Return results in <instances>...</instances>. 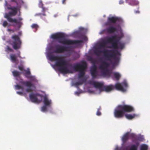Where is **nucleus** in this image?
Segmentation results:
<instances>
[{
  "label": "nucleus",
  "mask_w": 150,
  "mask_h": 150,
  "mask_svg": "<svg viewBox=\"0 0 150 150\" xmlns=\"http://www.w3.org/2000/svg\"><path fill=\"white\" fill-rule=\"evenodd\" d=\"M21 52L20 51H18L17 54V56L19 57L20 58H22V57L20 55Z\"/></svg>",
  "instance_id": "nucleus-36"
},
{
  "label": "nucleus",
  "mask_w": 150,
  "mask_h": 150,
  "mask_svg": "<svg viewBox=\"0 0 150 150\" xmlns=\"http://www.w3.org/2000/svg\"><path fill=\"white\" fill-rule=\"evenodd\" d=\"M139 144L138 143H137L136 145L133 144L132 145L129 150H137L138 146Z\"/></svg>",
  "instance_id": "nucleus-23"
},
{
  "label": "nucleus",
  "mask_w": 150,
  "mask_h": 150,
  "mask_svg": "<svg viewBox=\"0 0 150 150\" xmlns=\"http://www.w3.org/2000/svg\"><path fill=\"white\" fill-rule=\"evenodd\" d=\"M91 75L93 79H98L100 75L98 74L97 71V68L95 66L93 67H91L90 69Z\"/></svg>",
  "instance_id": "nucleus-13"
},
{
  "label": "nucleus",
  "mask_w": 150,
  "mask_h": 150,
  "mask_svg": "<svg viewBox=\"0 0 150 150\" xmlns=\"http://www.w3.org/2000/svg\"><path fill=\"white\" fill-rule=\"evenodd\" d=\"M11 1L13 2H16V0H11Z\"/></svg>",
  "instance_id": "nucleus-46"
},
{
  "label": "nucleus",
  "mask_w": 150,
  "mask_h": 150,
  "mask_svg": "<svg viewBox=\"0 0 150 150\" xmlns=\"http://www.w3.org/2000/svg\"><path fill=\"white\" fill-rule=\"evenodd\" d=\"M86 68V63L83 62L81 64L77 63L75 64L72 67L73 69L76 71H79L78 78L80 80L78 82H76L75 85L77 86L79 85H82L86 81L85 78H82L85 74V71Z\"/></svg>",
  "instance_id": "nucleus-3"
},
{
  "label": "nucleus",
  "mask_w": 150,
  "mask_h": 150,
  "mask_svg": "<svg viewBox=\"0 0 150 150\" xmlns=\"http://www.w3.org/2000/svg\"><path fill=\"white\" fill-rule=\"evenodd\" d=\"M43 102L45 105L46 106H50L51 104V100L45 97L44 98Z\"/></svg>",
  "instance_id": "nucleus-17"
},
{
  "label": "nucleus",
  "mask_w": 150,
  "mask_h": 150,
  "mask_svg": "<svg viewBox=\"0 0 150 150\" xmlns=\"http://www.w3.org/2000/svg\"><path fill=\"white\" fill-rule=\"evenodd\" d=\"M89 60L93 64V66L91 67H93L94 66H95L96 67H97L96 65V61L92 57H90V58Z\"/></svg>",
  "instance_id": "nucleus-26"
},
{
  "label": "nucleus",
  "mask_w": 150,
  "mask_h": 150,
  "mask_svg": "<svg viewBox=\"0 0 150 150\" xmlns=\"http://www.w3.org/2000/svg\"><path fill=\"white\" fill-rule=\"evenodd\" d=\"M24 71H25L24 73V75L27 78H29L30 80H34V78L32 76H28L27 75H30V72L29 71H27L26 70H24Z\"/></svg>",
  "instance_id": "nucleus-20"
},
{
  "label": "nucleus",
  "mask_w": 150,
  "mask_h": 150,
  "mask_svg": "<svg viewBox=\"0 0 150 150\" xmlns=\"http://www.w3.org/2000/svg\"><path fill=\"white\" fill-rule=\"evenodd\" d=\"M8 24V23L7 21H4L2 25L4 27H5Z\"/></svg>",
  "instance_id": "nucleus-33"
},
{
  "label": "nucleus",
  "mask_w": 150,
  "mask_h": 150,
  "mask_svg": "<svg viewBox=\"0 0 150 150\" xmlns=\"http://www.w3.org/2000/svg\"><path fill=\"white\" fill-rule=\"evenodd\" d=\"M122 21V19L120 18L115 16L108 17V18L107 21L105 23V24L106 26L109 25L106 29L102 30L100 33V34H102L105 33L108 34H112L116 32L117 29L115 27L111 25V24H115L117 22H120Z\"/></svg>",
  "instance_id": "nucleus-4"
},
{
  "label": "nucleus",
  "mask_w": 150,
  "mask_h": 150,
  "mask_svg": "<svg viewBox=\"0 0 150 150\" xmlns=\"http://www.w3.org/2000/svg\"><path fill=\"white\" fill-rule=\"evenodd\" d=\"M6 51L7 52H13V50L9 46H6Z\"/></svg>",
  "instance_id": "nucleus-28"
},
{
  "label": "nucleus",
  "mask_w": 150,
  "mask_h": 150,
  "mask_svg": "<svg viewBox=\"0 0 150 150\" xmlns=\"http://www.w3.org/2000/svg\"><path fill=\"white\" fill-rule=\"evenodd\" d=\"M21 15V12H20V11H19V14L18 15V16H20Z\"/></svg>",
  "instance_id": "nucleus-45"
},
{
  "label": "nucleus",
  "mask_w": 150,
  "mask_h": 150,
  "mask_svg": "<svg viewBox=\"0 0 150 150\" xmlns=\"http://www.w3.org/2000/svg\"><path fill=\"white\" fill-rule=\"evenodd\" d=\"M8 9L11 10L12 11H13V10H14L17 9V8L16 7H8Z\"/></svg>",
  "instance_id": "nucleus-35"
},
{
  "label": "nucleus",
  "mask_w": 150,
  "mask_h": 150,
  "mask_svg": "<svg viewBox=\"0 0 150 150\" xmlns=\"http://www.w3.org/2000/svg\"><path fill=\"white\" fill-rule=\"evenodd\" d=\"M129 132L126 133L122 137V140L123 143H125L129 139Z\"/></svg>",
  "instance_id": "nucleus-18"
},
{
  "label": "nucleus",
  "mask_w": 150,
  "mask_h": 150,
  "mask_svg": "<svg viewBox=\"0 0 150 150\" xmlns=\"http://www.w3.org/2000/svg\"><path fill=\"white\" fill-rule=\"evenodd\" d=\"M16 89L19 90L20 89H21L22 90L23 89V87L19 85H17L15 86Z\"/></svg>",
  "instance_id": "nucleus-29"
},
{
  "label": "nucleus",
  "mask_w": 150,
  "mask_h": 150,
  "mask_svg": "<svg viewBox=\"0 0 150 150\" xmlns=\"http://www.w3.org/2000/svg\"><path fill=\"white\" fill-rule=\"evenodd\" d=\"M12 40L10 41L9 43L15 50L20 49L21 47L22 42L18 35H14L11 37Z\"/></svg>",
  "instance_id": "nucleus-9"
},
{
  "label": "nucleus",
  "mask_w": 150,
  "mask_h": 150,
  "mask_svg": "<svg viewBox=\"0 0 150 150\" xmlns=\"http://www.w3.org/2000/svg\"><path fill=\"white\" fill-rule=\"evenodd\" d=\"M114 88V86L110 85L108 86H104L103 87L102 91H105L107 92L110 91Z\"/></svg>",
  "instance_id": "nucleus-16"
},
{
  "label": "nucleus",
  "mask_w": 150,
  "mask_h": 150,
  "mask_svg": "<svg viewBox=\"0 0 150 150\" xmlns=\"http://www.w3.org/2000/svg\"><path fill=\"white\" fill-rule=\"evenodd\" d=\"M114 86V88H115L116 89L122 92H125L126 91V89L124 87H127L128 86V85L126 82L124 81L121 83H117Z\"/></svg>",
  "instance_id": "nucleus-11"
},
{
  "label": "nucleus",
  "mask_w": 150,
  "mask_h": 150,
  "mask_svg": "<svg viewBox=\"0 0 150 150\" xmlns=\"http://www.w3.org/2000/svg\"><path fill=\"white\" fill-rule=\"evenodd\" d=\"M66 0H62V2L63 4H65Z\"/></svg>",
  "instance_id": "nucleus-44"
},
{
  "label": "nucleus",
  "mask_w": 150,
  "mask_h": 150,
  "mask_svg": "<svg viewBox=\"0 0 150 150\" xmlns=\"http://www.w3.org/2000/svg\"><path fill=\"white\" fill-rule=\"evenodd\" d=\"M19 83L22 85L25 86L28 88L26 90L27 92H30L32 91V90L31 88L33 86V85L30 81H24L23 79H22L20 81Z\"/></svg>",
  "instance_id": "nucleus-12"
},
{
  "label": "nucleus",
  "mask_w": 150,
  "mask_h": 150,
  "mask_svg": "<svg viewBox=\"0 0 150 150\" xmlns=\"http://www.w3.org/2000/svg\"><path fill=\"white\" fill-rule=\"evenodd\" d=\"M82 39L85 41H86L87 40V38L85 36H83Z\"/></svg>",
  "instance_id": "nucleus-39"
},
{
  "label": "nucleus",
  "mask_w": 150,
  "mask_h": 150,
  "mask_svg": "<svg viewBox=\"0 0 150 150\" xmlns=\"http://www.w3.org/2000/svg\"><path fill=\"white\" fill-rule=\"evenodd\" d=\"M102 64L99 66V68L102 70L101 72L102 75L104 76L110 77L112 74H113L112 77L114 79V78L117 81L119 80L121 77V75L118 72H112L110 71L107 68L110 65L109 64L105 61L101 62Z\"/></svg>",
  "instance_id": "nucleus-6"
},
{
  "label": "nucleus",
  "mask_w": 150,
  "mask_h": 150,
  "mask_svg": "<svg viewBox=\"0 0 150 150\" xmlns=\"http://www.w3.org/2000/svg\"><path fill=\"white\" fill-rule=\"evenodd\" d=\"M40 3L41 4H42V1H40Z\"/></svg>",
  "instance_id": "nucleus-47"
},
{
  "label": "nucleus",
  "mask_w": 150,
  "mask_h": 150,
  "mask_svg": "<svg viewBox=\"0 0 150 150\" xmlns=\"http://www.w3.org/2000/svg\"><path fill=\"white\" fill-rule=\"evenodd\" d=\"M134 12L136 13H139L140 12L138 10V11H134Z\"/></svg>",
  "instance_id": "nucleus-43"
},
{
  "label": "nucleus",
  "mask_w": 150,
  "mask_h": 150,
  "mask_svg": "<svg viewBox=\"0 0 150 150\" xmlns=\"http://www.w3.org/2000/svg\"><path fill=\"white\" fill-rule=\"evenodd\" d=\"M127 1L132 5H136L139 4V2L137 0H127Z\"/></svg>",
  "instance_id": "nucleus-19"
},
{
  "label": "nucleus",
  "mask_w": 150,
  "mask_h": 150,
  "mask_svg": "<svg viewBox=\"0 0 150 150\" xmlns=\"http://www.w3.org/2000/svg\"><path fill=\"white\" fill-rule=\"evenodd\" d=\"M47 106L45 105L43 106L41 108V110L43 112H45L47 110Z\"/></svg>",
  "instance_id": "nucleus-32"
},
{
  "label": "nucleus",
  "mask_w": 150,
  "mask_h": 150,
  "mask_svg": "<svg viewBox=\"0 0 150 150\" xmlns=\"http://www.w3.org/2000/svg\"><path fill=\"white\" fill-rule=\"evenodd\" d=\"M125 116L127 119L128 120H132L135 117H137L138 115L134 114L133 115L126 114L125 115Z\"/></svg>",
  "instance_id": "nucleus-21"
},
{
  "label": "nucleus",
  "mask_w": 150,
  "mask_h": 150,
  "mask_svg": "<svg viewBox=\"0 0 150 150\" xmlns=\"http://www.w3.org/2000/svg\"><path fill=\"white\" fill-rule=\"evenodd\" d=\"M39 94L38 93L33 94L31 93L29 95L30 98L32 102L35 103H40V101L38 100L37 98V96H39Z\"/></svg>",
  "instance_id": "nucleus-15"
},
{
  "label": "nucleus",
  "mask_w": 150,
  "mask_h": 150,
  "mask_svg": "<svg viewBox=\"0 0 150 150\" xmlns=\"http://www.w3.org/2000/svg\"><path fill=\"white\" fill-rule=\"evenodd\" d=\"M18 9L6 13L4 16V18H6L10 23H14L16 24L17 28L19 29L23 25L22 21L23 18L21 17H19L18 18H12V16H15L17 13Z\"/></svg>",
  "instance_id": "nucleus-7"
},
{
  "label": "nucleus",
  "mask_w": 150,
  "mask_h": 150,
  "mask_svg": "<svg viewBox=\"0 0 150 150\" xmlns=\"http://www.w3.org/2000/svg\"><path fill=\"white\" fill-rule=\"evenodd\" d=\"M12 73L14 76L15 77H18L21 75V73L16 70L13 71Z\"/></svg>",
  "instance_id": "nucleus-24"
},
{
  "label": "nucleus",
  "mask_w": 150,
  "mask_h": 150,
  "mask_svg": "<svg viewBox=\"0 0 150 150\" xmlns=\"http://www.w3.org/2000/svg\"><path fill=\"white\" fill-rule=\"evenodd\" d=\"M51 37L53 39L57 40L59 43L64 45H80L83 42V41L81 40H72L66 39L64 34L61 33H57L52 34Z\"/></svg>",
  "instance_id": "nucleus-5"
},
{
  "label": "nucleus",
  "mask_w": 150,
  "mask_h": 150,
  "mask_svg": "<svg viewBox=\"0 0 150 150\" xmlns=\"http://www.w3.org/2000/svg\"><path fill=\"white\" fill-rule=\"evenodd\" d=\"M96 115L98 116H100L101 115V112L99 111V110H98L96 112Z\"/></svg>",
  "instance_id": "nucleus-38"
},
{
  "label": "nucleus",
  "mask_w": 150,
  "mask_h": 150,
  "mask_svg": "<svg viewBox=\"0 0 150 150\" xmlns=\"http://www.w3.org/2000/svg\"><path fill=\"white\" fill-rule=\"evenodd\" d=\"M11 60L13 62L17 61V57L15 54H11L10 55Z\"/></svg>",
  "instance_id": "nucleus-22"
},
{
  "label": "nucleus",
  "mask_w": 150,
  "mask_h": 150,
  "mask_svg": "<svg viewBox=\"0 0 150 150\" xmlns=\"http://www.w3.org/2000/svg\"><path fill=\"white\" fill-rule=\"evenodd\" d=\"M135 135L133 133L131 134L130 135L129 137L132 139L135 138Z\"/></svg>",
  "instance_id": "nucleus-34"
},
{
  "label": "nucleus",
  "mask_w": 150,
  "mask_h": 150,
  "mask_svg": "<svg viewBox=\"0 0 150 150\" xmlns=\"http://www.w3.org/2000/svg\"><path fill=\"white\" fill-rule=\"evenodd\" d=\"M7 30L8 32H11L12 33L14 32V30L11 29H8Z\"/></svg>",
  "instance_id": "nucleus-40"
},
{
  "label": "nucleus",
  "mask_w": 150,
  "mask_h": 150,
  "mask_svg": "<svg viewBox=\"0 0 150 150\" xmlns=\"http://www.w3.org/2000/svg\"><path fill=\"white\" fill-rule=\"evenodd\" d=\"M47 56L50 61H57L55 65L59 67L58 69L59 71L64 74L71 72L66 67L67 62L63 57L55 56L52 52L49 53Z\"/></svg>",
  "instance_id": "nucleus-2"
},
{
  "label": "nucleus",
  "mask_w": 150,
  "mask_h": 150,
  "mask_svg": "<svg viewBox=\"0 0 150 150\" xmlns=\"http://www.w3.org/2000/svg\"><path fill=\"white\" fill-rule=\"evenodd\" d=\"M89 83L93 85L95 88L99 89L100 91H102L103 86V83L98 82L92 81H90L89 82Z\"/></svg>",
  "instance_id": "nucleus-14"
},
{
  "label": "nucleus",
  "mask_w": 150,
  "mask_h": 150,
  "mask_svg": "<svg viewBox=\"0 0 150 150\" xmlns=\"http://www.w3.org/2000/svg\"><path fill=\"white\" fill-rule=\"evenodd\" d=\"M134 110V108L131 106L120 105L114 111V116L117 118H121L123 117L125 112H130Z\"/></svg>",
  "instance_id": "nucleus-8"
},
{
  "label": "nucleus",
  "mask_w": 150,
  "mask_h": 150,
  "mask_svg": "<svg viewBox=\"0 0 150 150\" xmlns=\"http://www.w3.org/2000/svg\"><path fill=\"white\" fill-rule=\"evenodd\" d=\"M148 149V146L145 144L142 145L140 146V150H147Z\"/></svg>",
  "instance_id": "nucleus-25"
},
{
  "label": "nucleus",
  "mask_w": 150,
  "mask_h": 150,
  "mask_svg": "<svg viewBox=\"0 0 150 150\" xmlns=\"http://www.w3.org/2000/svg\"><path fill=\"white\" fill-rule=\"evenodd\" d=\"M18 68L20 70H21V71H23V67L20 66H18Z\"/></svg>",
  "instance_id": "nucleus-37"
},
{
  "label": "nucleus",
  "mask_w": 150,
  "mask_h": 150,
  "mask_svg": "<svg viewBox=\"0 0 150 150\" xmlns=\"http://www.w3.org/2000/svg\"><path fill=\"white\" fill-rule=\"evenodd\" d=\"M42 11H43V12H44L43 13H39L37 14V15L38 16H41L42 15L44 16H46V15L45 13V8H42Z\"/></svg>",
  "instance_id": "nucleus-31"
},
{
  "label": "nucleus",
  "mask_w": 150,
  "mask_h": 150,
  "mask_svg": "<svg viewBox=\"0 0 150 150\" xmlns=\"http://www.w3.org/2000/svg\"><path fill=\"white\" fill-rule=\"evenodd\" d=\"M123 36V35L118 36L115 35L107 38L106 40H103L100 44L99 47L94 50V53L97 56H99L100 53H103L107 60L111 61V59H113L115 63L118 62L120 58L117 56L120 55L121 53L117 50L104 49L100 50L99 49L105 47L107 43H109L111 44V47H108L107 48L123 49L125 47V43L124 42L120 41Z\"/></svg>",
  "instance_id": "nucleus-1"
},
{
  "label": "nucleus",
  "mask_w": 150,
  "mask_h": 150,
  "mask_svg": "<svg viewBox=\"0 0 150 150\" xmlns=\"http://www.w3.org/2000/svg\"><path fill=\"white\" fill-rule=\"evenodd\" d=\"M17 93L18 94H19L20 95H22L23 94V93L21 92L18 91V92H17Z\"/></svg>",
  "instance_id": "nucleus-42"
},
{
  "label": "nucleus",
  "mask_w": 150,
  "mask_h": 150,
  "mask_svg": "<svg viewBox=\"0 0 150 150\" xmlns=\"http://www.w3.org/2000/svg\"><path fill=\"white\" fill-rule=\"evenodd\" d=\"M31 27L33 29H35L36 30H37L38 28H39L38 25L36 24H33Z\"/></svg>",
  "instance_id": "nucleus-27"
},
{
  "label": "nucleus",
  "mask_w": 150,
  "mask_h": 150,
  "mask_svg": "<svg viewBox=\"0 0 150 150\" xmlns=\"http://www.w3.org/2000/svg\"><path fill=\"white\" fill-rule=\"evenodd\" d=\"M123 3H124V1L122 0H120V1H119V3L120 4H123Z\"/></svg>",
  "instance_id": "nucleus-41"
},
{
  "label": "nucleus",
  "mask_w": 150,
  "mask_h": 150,
  "mask_svg": "<svg viewBox=\"0 0 150 150\" xmlns=\"http://www.w3.org/2000/svg\"><path fill=\"white\" fill-rule=\"evenodd\" d=\"M74 33L75 35H77L78 36H81V32L80 31H77L74 32Z\"/></svg>",
  "instance_id": "nucleus-30"
},
{
  "label": "nucleus",
  "mask_w": 150,
  "mask_h": 150,
  "mask_svg": "<svg viewBox=\"0 0 150 150\" xmlns=\"http://www.w3.org/2000/svg\"><path fill=\"white\" fill-rule=\"evenodd\" d=\"M71 47L70 46H62L60 45H56L52 47L53 52L56 54L62 53L65 52H70L71 51Z\"/></svg>",
  "instance_id": "nucleus-10"
}]
</instances>
